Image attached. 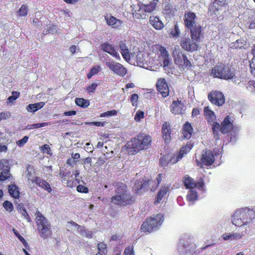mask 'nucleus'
I'll return each mask as SVG.
<instances>
[{"label":"nucleus","instance_id":"obj_57","mask_svg":"<svg viewBox=\"0 0 255 255\" xmlns=\"http://www.w3.org/2000/svg\"><path fill=\"white\" fill-rule=\"evenodd\" d=\"M13 231L15 235L18 238V239L22 243L24 246L26 247L27 243L24 239L18 233V232L15 230L13 229Z\"/></svg>","mask_w":255,"mask_h":255},{"label":"nucleus","instance_id":"obj_12","mask_svg":"<svg viewBox=\"0 0 255 255\" xmlns=\"http://www.w3.org/2000/svg\"><path fill=\"white\" fill-rule=\"evenodd\" d=\"M157 4V2L152 0L147 4H141L136 13L137 14H139L140 16L137 17V18H145L147 14L150 13L155 10Z\"/></svg>","mask_w":255,"mask_h":255},{"label":"nucleus","instance_id":"obj_61","mask_svg":"<svg viewBox=\"0 0 255 255\" xmlns=\"http://www.w3.org/2000/svg\"><path fill=\"white\" fill-rule=\"evenodd\" d=\"M100 69H101L100 66L99 65H97V66H95L93 67L91 69L90 71L93 73V74L95 75L100 71Z\"/></svg>","mask_w":255,"mask_h":255},{"label":"nucleus","instance_id":"obj_40","mask_svg":"<svg viewBox=\"0 0 255 255\" xmlns=\"http://www.w3.org/2000/svg\"><path fill=\"white\" fill-rule=\"evenodd\" d=\"M78 233H80L81 236L88 238H92L93 235L92 231L85 229L83 226L82 227V229H80Z\"/></svg>","mask_w":255,"mask_h":255},{"label":"nucleus","instance_id":"obj_25","mask_svg":"<svg viewBox=\"0 0 255 255\" xmlns=\"http://www.w3.org/2000/svg\"><path fill=\"white\" fill-rule=\"evenodd\" d=\"M244 234L243 233H225L222 236V239L225 241H233L241 239Z\"/></svg>","mask_w":255,"mask_h":255},{"label":"nucleus","instance_id":"obj_37","mask_svg":"<svg viewBox=\"0 0 255 255\" xmlns=\"http://www.w3.org/2000/svg\"><path fill=\"white\" fill-rule=\"evenodd\" d=\"M184 184L186 187L190 190L194 189L196 186L193 179L189 176L185 177Z\"/></svg>","mask_w":255,"mask_h":255},{"label":"nucleus","instance_id":"obj_47","mask_svg":"<svg viewBox=\"0 0 255 255\" xmlns=\"http://www.w3.org/2000/svg\"><path fill=\"white\" fill-rule=\"evenodd\" d=\"M3 207L8 212H11L13 210V204L8 201H5L3 203Z\"/></svg>","mask_w":255,"mask_h":255},{"label":"nucleus","instance_id":"obj_21","mask_svg":"<svg viewBox=\"0 0 255 255\" xmlns=\"http://www.w3.org/2000/svg\"><path fill=\"white\" fill-rule=\"evenodd\" d=\"M173 55L174 57V60L176 62L181 63L183 62V65L185 67H190L191 66L190 61L188 59L186 55L184 54H182L181 52L175 51L173 52Z\"/></svg>","mask_w":255,"mask_h":255},{"label":"nucleus","instance_id":"obj_45","mask_svg":"<svg viewBox=\"0 0 255 255\" xmlns=\"http://www.w3.org/2000/svg\"><path fill=\"white\" fill-rule=\"evenodd\" d=\"M19 94L20 93L18 92H13L12 93V95L9 96L7 100V103L9 104L13 103L15 100H16V99L19 97Z\"/></svg>","mask_w":255,"mask_h":255},{"label":"nucleus","instance_id":"obj_58","mask_svg":"<svg viewBox=\"0 0 255 255\" xmlns=\"http://www.w3.org/2000/svg\"><path fill=\"white\" fill-rule=\"evenodd\" d=\"M144 118V112L142 111H138L136 112L134 120L136 122H139L140 120Z\"/></svg>","mask_w":255,"mask_h":255},{"label":"nucleus","instance_id":"obj_52","mask_svg":"<svg viewBox=\"0 0 255 255\" xmlns=\"http://www.w3.org/2000/svg\"><path fill=\"white\" fill-rule=\"evenodd\" d=\"M124 59L127 61L128 62L130 60V55L129 54L128 49L121 51Z\"/></svg>","mask_w":255,"mask_h":255},{"label":"nucleus","instance_id":"obj_13","mask_svg":"<svg viewBox=\"0 0 255 255\" xmlns=\"http://www.w3.org/2000/svg\"><path fill=\"white\" fill-rule=\"evenodd\" d=\"M209 101L214 105L218 106L223 105L225 101L223 94L219 91H215L210 92L208 96Z\"/></svg>","mask_w":255,"mask_h":255},{"label":"nucleus","instance_id":"obj_33","mask_svg":"<svg viewBox=\"0 0 255 255\" xmlns=\"http://www.w3.org/2000/svg\"><path fill=\"white\" fill-rule=\"evenodd\" d=\"M175 11V8L172 5L168 2L164 3V6L163 9V13L168 15H173Z\"/></svg>","mask_w":255,"mask_h":255},{"label":"nucleus","instance_id":"obj_26","mask_svg":"<svg viewBox=\"0 0 255 255\" xmlns=\"http://www.w3.org/2000/svg\"><path fill=\"white\" fill-rule=\"evenodd\" d=\"M162 133L163 138L165 140V142H168L170 140L171 132L170 131V126L168 123L165 122L162 125Z\"/></svg>","mask_w":255,"mask_h":255},{"label":"nucleus","instance_id":"obj_55","mask_svg":"<svg viewBox=\"0 0 255 255\" xmlns=\"http://www.w3.org/2000/svg\"><path fill=\"white\" fill-rule=\"evenodd\" d=\"M180 33V30L179 29L178 26L177 24L175 25L174 29H172L171 32L170 34L173 36L174 37H177L178 36L179 34Z\"/></svg>","mask_w":255,"mask_h":255},{"label":"nucleus","instance_id":"obj_48","mask_svg":"<svg viewBox=\"0 0 255 255\" xmlns=\"http://www.w3.org/2000/svg\"><path fill=\"white\" fill-rule=\"evenodd\" d=\"M158 51L160 53V56L162 58L169 57V54L167 52V51L166 50V49L161 46H159V49Z\"/></svg>","mask_w":255,"mask_h":255},{"label":"nucleus","instance_id":"obj_7","mask_svg":"<svg viewBox=\"0 0 255 255\" xmlns=\"http://www.w3.org/2000/svg\"><path fill=\"white\" fill-rule=\"evenodd\" d=\"M202 33H198L196 37L192 36L190 33L189 37H182L180 39V45L185 51L193 52L198 50L199 46L198 43L200 42V37Z\"/></svg>","mask_w":255,"mask_h":255},{"label":"nucleus","instance_id":"obj_53","mask_svg":"<svg viewBox=\"0 0 255 255\" xmlns=\"http://www.w3.org/2000/svg\"><path fill=\"white\" fill-rule=\"evenodd\" d=\"M77 190L78 192L81 193H87L89 192L88 188L83 185H78Z\"/></svg>","mask_w":255,"mask_h":255},{"label":"nucleus","instance_id":"obj_9","mask_svg":"<svg viewBox=\"0 0 255 255\" xmlns=\"http://www.w3.org/2000/svg\"><path fill=\"white\" fill-rule=\"evenodd\" d=\"M211 76L223 79H231L235 76V74L230 68L224 64H221L216 66L211 70Z\"/></svg>","mask_w":255,"mask_h":255},{"label":"nucleus","instance_id":"obj_29","mask_svg":"<svg viewBox=\"0 0 255 255\" xmlns=\"http://www.w3.org/2000/svg\"><path fill=\"white\" fill-rule=\"evenodd\" d=\"M204 116L208 123L214 122L216 117L213 111L210 109L209 107H205L204 109Z\"/></svg>","mask_w":255,"mask_h":255},{"label":"nucleus","instance_id":"obj_31","mask_svg":"<svg viewBox=\"0 0 255 255\" xmlns=\"http://www.w3.org/2000/svg\"><path fill=\"white\" fill-rule=\"evenodd\" d=\"M45 103L44 102L29 104L26 107V110L28 112L34 113L43 107Z\"/></svg>","mask_w":255,"mask_h":255},{"label":"nucleus","instance_id":"obj_30","mask_svg":"<svg viewBox=\"0 0 255 255\" xmlns=\"http://www.w3.org/2000/svg\"><path fill=\"white\" fill-rule=\"evenodd\" d=\"M182 133L184 138L189 139L191 137L193 133V128L188 122L184 125Z\"/></svg>","mask_w":255,"mask_h":255},{"label":"nucleus","instance_id":"obj_56","mask_svg":"<svg viewBox=\"0 0 255 255\" xmlns=\"http://www.w3.org/2000/svg\"><path fill=\"white\" fill-rule=\"evenodd\" d=\"M250 67L252 74L255 76V56L252 58Z\"/></svg>","mask_w":255,"mask_h":255},{"label":"nucleus","instance_id":"obj_62","mask_svg":"<svg viewBox=\"0 0 255 255\" xmlns=\"http://www.w3.org/2000/svg\"><path fill=\"white\" fill-rule=\"evenodd\" d=\"M249 27L250 29H255V18L254 19L253 18H250L249 21Z\"/></svg>","mask_w":255,"mask_h":255},{"label":"nucleus","instance_id":"obj_22","mask_svg":"<svg viewBox=\"0 0 255 255\" xmlns=\"http://www.w3.org/2000/svg\"><path fill=\"white\" fill-rule=\"evenodd\" d=\"M148 181H144L143 180L137 181L135 183L133 189L135 192L137 194H140L148 188Z\"/></svg>","mask_w":255,"mask_h":255},{"label":"nucleus","instance_id":"obj_19","mask_svg":"<svg viewBox=\"0 0 255 255\" xmlns=\"http://www.w3.org/2000/svg\"><path fill=\"white\" fill-rule=\"evenodd\" d=\"M192 147V145L191 144H187L185 146H183L179 153L177 155L173 156L170 159L169 162L172 164L176 163L179 160L182 159L184 155L187 154V153L191 149Z\"/></svg>","mask_w":255,"mask_h":255},{"label":"nucleus","instance_id":"obj_50","mask_svg":"<svg viewBox=\"0 0 255 255\" xmlns=\"http://www.w3.org/2000/svg\"><path fill=\"white\" fill-rule=\"evenodd\" d=\"M20 213L21 215L25 219H27V222H31V220L28 214H27L26 211L24 208L20 209Z\"/></svg>","mask_w":255,"mask_h":255},{"label":"nucleus","instance_id":"obj_15","mask_svg":"<svg viewBox=\"0 0 255 255\" xmlns=\"http://www.w3.org/2000/svg\"><path fill=\"white\" fill-rule=\"evenodd\" d=\"M201 162L199 160H196L197 165L201 167H202V165L206 166L211 165L215 161L214 155L210 150H206L202 155L201 159Z\"/></svg>","mask_w":255,"mask_h":255},{"label":"nucleus","instance_id":"obj_11","mask_svg":"<svg viewBox=\"0 0 255 255\" xmlns=\"http://www.w3.org/2000/svg\"><path fill=\"white\" fill-rule=\"evenodd\" d=\"M106 66L116 75L124 77L127 73V69L121 64L109 59L106 62Z\"/></svg>","mask_w":255,"mask_h":255},{"label":"nucleus","instance_id":"obj_10","mask_svg":"<svg viewBox=\"0 0 255 255\" xmlns=\"http://www.w3.org/2000/svg\"><path fill=\"white\" fill-rule=\"evenodd\" d=\"M195 249V245L191 243L190 239L183 237L180 240L177 249L180 255H189Z\"/></svg>","mask_w":255,"mask_h":255},{"label":"nucleus","instance_id":"obj_39","mask_svg":"<svg viewBox=\"0 0 255 255\" xmlns=\"http://www.w3.org/2000/svg\"><path fill=\"white\" fill-rule=\"evenodd\" d=\"M28 6L26 4H22L17 12V15L19 16H26L28 13Z\"/></svg>","mask_w":255,"mask_h":255},{"label":"nucleus","instance_id":"obj_17","mask_svg":"<svg viewBox=\"0 0 255 255\" xmlns=\"http://www.w3.org/2000/svg\"><path fill=\"white\" fill-rule=\"evenodd\" d=\"M157 91L163 97H166L169 95V88L164 79H159L156 83Z\"/></svg>","mask_w":255,"mask_h":255},{"label":"nucleus","instance_id":"obj_28","mask_svg":"<svg viewBox=\"0 0 255 255\" xmlns=\"http://www.w3.org/2000/svg\"><path fill=\"white\" fill-rule=\"evenodd\" d=\"M170 187L169 186H164L161 188V189L158 191L157 195L156 196L155 200L154 201V203L155 204L159 203L163 197L167 194V193L169 190Z\"/></svg>","mask_w":255,"mask_h":255},{"label":"nucleus","instance_id":"obj_8","mask_svg":"<svg viewBox=\"0 0 255 255\" xmlns=\"http://www.w3.org/2000/svg\"><path fill=\"white\" fill-rule=\"evenodd\" d=\"M196 16L193 12H187L184 14V23L186 28L192 33V36L196 37L198 33H202L201 26L196 23Z\"/></svg>","mask_w":255,"mask_h":255},{"label":"nucleus","instance_id":"obj_51","mask_svg":"<svg viewBox=\"0 0 255 255\" xmlns=\"http://www.w3.org/2000/svg\"><path fill=\"white\" fill-rule=\"evenodd\" d=\"M124 255H134L133 247L132 246L127 247L125 250Z\"/></svg>","mask_w":255,"mask_h":255},{"label":"nucleus","instance_id":"obj_63","mask_svg":"<svg viewBox=\"0 0 255 255\" xmlns=\"http://www.w3.org/2000/svg\"><path fill=\"white\" fill-rule=\"evenodd\" d=\"M119 46V48L121 50V51L128 49V47L126 45V43L123 41H121L120 42Z\"/></svg>","mask_w":255,"mask_h":255},{"label":"nucleus","instance_id":"obj_43","mask_svg":"<svg viewBox=\"0 0 255 255\" xmlns=\"http://www.w3.org/2000/svg\"><path fill=\"white\" fill-rule=\"evenodd\" d=\"M50 125L48 123L44 122L42 123H37L34 124H31L27 126V128L29 129H36L40 128H42L45 126H47Z\"/></svg>","mask_w":255,"mask_h":255},{"label":"nucleus","instance_id":"obj_14","mask_svg":"<svg viewBox=\"0 0 255 255\" xmlns=\"http://www.w3.org/2000/svg\"><path fill=\"white\" fill-rule=\"evenodd\" d=\"M9 169L8 161L5 159L0 160V170L1 171L0 173V181H4L11 177V175L9 172Z\"/></svg>","mask_w":255,"mask_h":255},{"label":"nucleus","instance_id":"obj_34","mask_svg":"<svg viewBox=\"0 0 255 255\" xmlns=\"http://www.w3.org/2000/svg\"><path fill=\"white\" fill-rule=\"evenodd\" d=\"M212 129L214 137L217 139H219L220 138L219 131L221 132V125H220L218 123L214 122L212 125Z\"/></svg>","mask_w":255,"mask_h":255},{"label":"nucleus","instance_id":"obj_16","mask_svg":"<svg viewBox=\"0 0 255 255\" xmlns=\"http://www.w3.org/2000/svg\"><path fill=\"white\" fill-rule=\"evenodd\" d=\"M101 49L104 52L108 53L110 55L115 58L118 60H121L119 53L115 46L109 42H105L101 44Z\"/></svg>","mask_w":255,"mask_h":255},{"label":"nucleus","instance_id":"obj_60","mask_svg":"<svg viewBox=\"0 0 255 255\" xmlns=\"http://www.w3.org/2000/svg\"><path fill=\"white\" fill-rule=\"evenodd\" d=\"M10 116V113L8 112H3L0 113V121L1 120L7 119Z\"/></svg>","mask_w":255,"mask_h":255},{"label":"nucleus","instance_id":"obj_64","mask_svg":"<svg viewBox=\"0 0 255 255\" xmlns=\"http://www.w3.org/2000/svg\"><path fill=\"white\" fill-rule=\"evenodd\" d=\"M195 187H198L199 189L202 190L204 185V181L202 179L200 180L199 181L195 183Z\"/></svg>","mask_w":255,"mask_h":255},{"label":"nucleus","instance_id":"obj_38","mask_svg":"<svg viewBox=\"0 0 255 255\" xmlns=\"http://www.w3.org/2000/svg\"><path fill=\"white\" fill-rule=\"evenodd\" d=\"M246 45V42L243 39H238L236 42L232 43L231 44V47L232 48L241 49Z\"/></svg>","mask_w":255,"mask_h":255},{"label":"nucleus","instance_id":"obj_32","mask_svg":"<svg viewBox=\"0 0 255 255\" xmlns=\"http://www.w3.org/2000/svg\"><path fill=\"white\" fill-rule=\"evenodd\" d=\"M8 192L10 195L14 198H18L19 197V192L18 188L15 184H11L8 186Z\"/></svg>","mask_w":255,"mask_h":255},{"label":"nucleus","instance_id":"obj_4","mask_svg":"<svg viewBox=\"0 0 255 255\" xmlns=\"http://www.w3.org/2000/svg\"><path fill=\"white\" fill-rule=\"evenodd\" d=\"M234 118L228 115L226 116L221 123V132L223 134L230 133L229 142H235L237 139V132L240 128L238 126L233 125Z\"/></svg>","mask_w":255,"mask_h":255},{"label":"nucleus","instance_id":"obj_1","mask_svg":"<svg viewBox=\"0 0 255 255\" xmlns=\"http://www.w3.org/2000/svg\"><path fill=\"white\" fill-rule=\"evenodd\" d=\"M255 218L253 209L245 207L237 209L231 215L232 223L237 227L249 226Z\"/></svg>","mask_w":255,"mask_h":255},{"label":"nucleus","instance_id":"obj_5","mask_svg":"<svg viewBox=\"0 0 255 255\" xmlns=\"http://www.w3.org/2000/svg\"><path fill=\"white\" fill-rule=\"evenodd\" d=\"M164 221L163 216L161 214L153 215L147 218L141 225L140 230L143 232L150 233L158 230Z\"/></svg>","mask_w":255,"mask_h":255},{"label":"nucleus","instance_id":"obj_41","mask_svg":"<svg viewBox=\"0 0 255 255\" xmlns=\"http://www.w3.org/2000/svg\"><path fill=\"white\" fill-rule=\"evenodd\" d=\"M98 249L99 252L101 255H106L107 253V245L103 242H101L98 245Z\"/></svg>","mask_w":255,"mask_h":255},{"label":"nucleus","instance_id":"obj_36","mask_svg":"<svg viewBox=\"0 0 255 255\" xmlns=\"http://www.w3.org/2000/svg\"><path fill=\"white\" fill-rule=\"evenodd\" d=\"M75 102L77 106L83 108H86L90 105L89 101L84 98H76Z\"/></svg>","mask_w":255,"mask_h":255},{"label":"nucleus","instance_id":"obj_20","mask_svg":"<svg viewBox=\"0 0 255 255\" xmlns=\"http://www.w3.org/2000/svg\"><path fill=\"white\" fill-rule=\"evenodd\" d=\"M105 19L107 23L114 28L120 29L123 23V22L122 20L117 19L111 14H107L105 15Z\"/></svg>","mask_w":255,"mask_h":255},{"label":"nucleus","instance_id":"obj_59","mask_svg":"<svg viewBox=\"0 0 255 255\" xmlns=\"http://www.w3.org/2000/svg\"><path fill=\"white\" fill-rule=\"evenodd\" d=\"M97 86V84L92 83L87 88V90L89 93H93L95 92Z\"/></svg>","mask_w":255,"mask_h":255},{"label":"nucleus","instance_id":"obj_46","mask_svg":"<svg viewBox=\"0 0 255 255\" xmlns=\"http://www.w3.org/2000/svg\"><path fill=\"white\" fill-rule=\"evenodd\" d=\"M117 111L115 110L109 111L103 113H102L100 115V117H110L117 115Z\"/></svg>","mask_w":255,"mask_h":255},{"label":"nucleus","instance_id":"obj_18","mask_svg":"<svg viewBox=\"0 0 255 255\" xmlns=\"http://www.w3.org/2000/svg\"><path fill=\"white\" fill-rule=\"evenodd\" d=\"M192 147V145L191 144H187L185 146H183L179 153L177 155L173 156L170 159L169 162L172 164L176 163L179 160L182 159L184 155L187 154V153L191 149Z\"/></svg>","mask_w":255,"mask_h":255},{"label":"nucleus","instance_id":"obj_2","mask_svg":"<svg viewBox=\"0 0 255 255\" xmlns=\"http://www.w3.org/2000/svg\"><path fill=\"white\" fill-rule=\"evenodd\" d=\"M116 187V195L111 198L112 203L121 206L131 204L133 202L132 197L128 192L126 184L118 183Z\"/></svg>","mask_w":255,"mask_h":255},{"label":"nucleus","instance_id":"obj_35","mask_svg":"<svg viewBox=\"0 0 255 255\" xmlns=\"http://www.w3.org/2000/svg\"><path fill=\"white\" fill-rule=\"evenodd\" d=\"M186 197L187 200L193 204L194 201L198 199L197 192L193 189L189 190L188 192Z\"/></svg>","mask_w":255,"mask_h":255},{"label":"nucleus","instance_id":"obj_3","mask_svg":"<svg viewBox=\"0 0 255 255\" xmlns=\"http://www.w3.org/2000/svg\"><path fill=\"white\" fill-rule=\"evenodd\" d=\"M151 140V137L149 135H138L127 143L128 151L131 154H134L140 150L147 148Z\"/></svg>","mask_w":255,"mask_h":255},{"label":"nucleus","instance_id":"obj_54","mask_svg":"<svg viewBox=\"0 0 255 255\" xmlns=\"http://www.w3.org/2000/svg\"><path fill=\"white\" fill-rule=\"evenodd\" d=\"M138 99V96L136 94H132L130 96V102L133 106L137 105V102Z\"/></svg>","mask_w":255,"mask_h":255},{"label":"nucleus","instance_id":"obj_24","mask_svg":"<svg viewBox=\"0 0 255 255\" xmlns=\"http://www.w3.org/2000/svg\"><path fill=\"white\" fill-rule=\"evenodd\" d=\"M31 180L33 182H34L39 187L42 188L49 193H50L51 192L52 189L49 184L48 182H47L45 180H44L41 178L37 177L34 178V179H32Z\"/></svg>","mask_w":255,"mask_h":255},{"label":"nucleus","instance_id":"obj_49","mask_svg":"<svg viewBox=\"0 0 255 255\" xmlns=\"http://www.w3.org/2000/svg\"><path fill=\"white\" fill-rule=\"evenodd\" d=\"M28 136H24L22 139L16 141V144L19 147H23L28 140Z\"/></svg>","mask_w":255,"mask_h":255},{"label":"nucleus","instance_id":"obj_27","mask_svg":"<svg viewBox=\"0 0 255 255\" xmlns=\"http://www.w3.org/2000/svg\"><path fill=\"white\" fill-rule=\"evenodd\" d=\"M150 23L156 29L160 30L164 27L162 22L156 16H150L149 19Z\"/></svg>","mask_w":255,"mask_h":255},{"label":"nucleus","instance_id":"obj_44","mask_svg":"<svg viewBox=\"0 0 255 255\" xmlns=\"http://www.w3.org/2000/svg\"><path fill=\"white\" fill-rule=\"evenodd\" d=\"M136 61L138 65L141 66V64H143L144 58V54L142 52H138L136 56Z\"/></svg>","mask_w":255,"mask_h":255},{"label":"nucleus","instance_id":"obj_42","mask_svg":"<svg viewBox=\"0 0 255 255\" xmlns=\"http://www.w3.org/2000/svg\"><path fill=\"white\" fill-rule=\"evenodd\" d=\"M56 26L52 24H50L48 26L47 28L43 30V34H47L48 33L54 34L56 33Z\"/></svg>","mask_w":255,"mask_h":255},{"label":"nucleus","instance_id":"obj_6","mask_svg":"<svg viewBox=\"0 0 255 255\" xmlns=\"http://www.w3.org/2000/svg\"><path fill=\"white\" fill-rule=\"evenodd\" d=\"M35 215L37 230L41 237L45 239L50 237L51 231L49 221L38 211L36 212Z\"/></svg>","mask_w":255,"mask_h":255},{"label":"nucleus","instance_id":"obj_23","mask_svg":"<svg viewBox=\"0 0 255 255\" xmlns=\"http://www.w3.org/2000/svg\"><path fill=\"white\" fill-rule=\"evenodd\" d=\"M184 106L181 101H174L170 106V111L172 114H182L183 111Z\"/></svg>","mask_w":255,"mask_h":255}]
</instances>
